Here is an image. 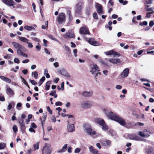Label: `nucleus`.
Listing matches in <instances>:
<instances>
[{
	"mask_svg": "<svg viewBox=\"0 0 154 154\" xmlns=\"http://www.w3.org/2000/svg\"><path fill=\"white\" fill-rule=\"evenodd\" d=\"M105 113L106 116L109 119L117 122L122 126H124L125 125L126 122L124 119L115 113L111 111H107L105 112Z\"/></svg>",
	"mask_w": 154,
	"mask_h": 154,
	"instance_id": "f257e3e1",
	"label": "nucleus"
},
{
	"mask_svg": "<svg viewBox=\"0 0 154 154\" xmlns=\"http://www.w3.org/2000/svg\"><path fill=\"white\" fill-rule=\"evenodd\" d=\"M14 47L17 49V53L20 56H22L26 58L28 57V55L24 53L26 51V49L21 45L16 42H13L12 43Z\"/></svg>",
	"mask_w": 154,
	"mask_h": 154,
	"instance_id": "f03ea898",
	"label": "nucleus"
},
{
	"mask_svg": "<svg viewBox=\"0 0 154 154\" xmlns=\"http://www.w3.org/2000/svg\"><path fill=\"white\" fill-rule=\"evenodd\" d=\"M94 122L100 125L102 127V129L104 131H107L108 127L106 125L104 120L100 118H97L94 119Z\"/></svg>",
	"mask_w": 154,
	"mask_h": 154,
	"instance_id": "7ed1b4c3",
	"label": "nucleus"
},
{
	"mask_svg": "<svg viewBox=\"0 0 154 154\" xmlns=\"http://www.w3.org/2000/svg\"><path fill=\"white\" fill-rule=\"evenodd\" d=\"M42 154H51L52 148L50 144L45 143L42 149Z\"/></svg>",
	"mask_w": 154,
	"mask_h": 154,
	"instance_id": "20e7f679",
	"label": "nucleus"
},
{
	"mask_svg": "<svg viewBox=\"0 0 154 154\" xmlns=\"http://www.w3.org/2000/svg\"><path fill=\"white\" fill-rule=\"evenodd\" d=\"M93 105V103L90 101H83L81 102L80 106L84 109H88Z\"/></svg>",
	"mask_w": 154,
	"mask_h": 154,
	"instance_id": "39448f33",
	"label": "nucleus"
},
{
	"mask_svg": "<svg viewBox=\"0 0 154 154\" xmlns=\"http://www.w3.org/2000/svg\"><path fill=\"white\" fill-rule=\"evenodd\" d=\"M138 134L141 137L147 138L150 136L151 133L149 130L145 129L142 131L139 132Z\"/></svg>",
	"mask_w": 154,
	"mask_h": 154,
	"instance_id": "423d86ee",
	"label": "nucleus"
},
{
	"mask_svg": "<svg viewBox=\"0 0 154 154\" xmlns=\"http://www.w3.org/2000/svg\"><path fill=\"white\" fill-rule=\"evenodd\" d=\"M66 16L65 13H61L57 17V20L59 24H62L65 20Z\"/></svg>",
	"mask_w": 154,
	"mask_h": 154,
	"instance_id": "0eeeda50",
	"label": "nucleus"
},
{
	"mask_svg": "<svg viewBox=\"0 0 154 154\" xmlns=\"http://www.w3.org/2000/svg\"><path fill=\"white\" fill-rule=\"evenodd\" d=\"M57 72L59 74L64 76H66L68 78H70V75L68 72L67 71L63 68L58 69Z\"/></svg>",
	"mask_w": 154,
	"mask_h": 154,
	"instance_id": "6e6552de",
	"label": "nucleus"
},
{
	"mask_svg": "<svg viewBox=\"0 0 154 154\" xmlns=\"http://www.w3.org/2000/svg\"><path fill=\"white\" fill-rule=\"evenodd\" d=\"M85 40L88 42L91 45L94 46H97L99 45L98 42L96 41L93 38H91L88 40L86 38H84Z\"/></svg>",
	"mask_w": 154,
	"mask_h": 154,
	"instance_id": "1a4fd4ad",
	"label": "nucleus"
},
{
	"mask_svg": "<svg viewBox=\"0 0 154 154\" xmlns=\"http://www.w3.org/2000/svg\"><path fill=\"white\" fill-rule=\"evenodd\" d=\"M67 130L69 132H72L74 131L75 130V127L74 125L70 123L69 120H67Z\"/></svg>",
	"mask_w": 154,
	"mask_h": 154,
	"instance_id": "9d476101",
	"label": "nucleus"
},
{
	"mask_svg": "<svg viewBox=\"0 0 154 154\" xmlns=\"http://www.w3.org/2000/svg\"><path fill=\"white\" fill-rule=\"evenodd\" d=\"M95 7L97 9L98 14H101L103 13V10L102 6L100 4L97 3L95 5Z\"/></svg>",
	"mask_w": 154,
	"mask_h": 154,
	"instance_id": "9b49d317",
	"label": "nucleus"
},
{
	"mask_svg": "<svg viewBox=\"0 0 154 154\" xmlns=\"http://www.w3.org/2000/svg\"><path fill=\"white\" fill-rule=\"evenodd\" d=\"M129 71V69L128 68L125 69L121 74V77L122 78L127 77L128 75Z\"/></svg>",
	"mask_w": 154,
	"mask_h": 154,
	"instance_id": "f8f14e48",
	"label": "nucleus"
},
{
	"mask_svg": "<svg viewBox=\"0 0 154 154\" xmlns=\"http://www.w3.org/2000/svg\"><path fill=\"white\" fill-rule=\"evenodd\" d=\"M80 32L81 34L83 35L90 34L88 28L85 27L80 28Z\"/></svg>",
	"mask_w": 154,
	"mask_h": 154,
	"instance_id": "ddd939ff",
	"label": "nucleus"
},
{
	"mask_svg": "<svg viewBox=\"0 0 154 154\" xmlns=\"http://www.w3.org/2000/svg\"><path fill=\"white\" fill-rule=\"evenodd\" d=\"M129 138L132 140L139 141L142 140V138L139 137L138 136L133 134H130L128 135Z\"/></svg>",
	"mask_w": 154,
	"mask_h": 154,
	"instance_id": "4468645a",
	"label": "nucleus"
},
{
	"mask_svg": "<svg viewBox=\"0 0 154 154\" xmlns=\"http://www.w3.org/2000/svg\"><path fill=\"white\" fill-rule=\"evenodd\" d=\"M105 54L107 55H113L114 56L119 57L120 54L117 52L112 50H110L105 52Z\"/></svg>",
	"mask_w": 154,
	"mask_h": 154,
	"instance_id": "2eb2a0df",
	"label": "nucleus"
},
{
	"mask_svg": "<svg viewBox=\"0 0 154 154\" xmlns=\"http://www.w3.org/2000/svg\"><path fill=\"white\" fill-rule=\"evenodd\" d=\"M5 4L10 6H13L14 5L15 2L13 0H2Z\"/></svg>",
	"mask_w": 154,
	"mask_h": 154,
	"instance_id": "dca6fc26",
	"label": "nucleus"
},
{
	"mask_svg": "<svg viewBox=\"0 0 154 154\" xmlns=\"http://www.w3.org/2000/svg\"><path fill=\"white\" fill-rule=\"evenodd\" d=\"M90 67L92 69V70L90 71V72H91L92 74L94 73V71L97 70L98 72L99 70L98 69V67L96 64H91L90 65Z\"/></svg>",
	"mask_w": 154,
	"mask_h": 154,
	"instance_id": "f3484780",
	"label": "nucleus"
},
{
	"mask_svg": "<svg viewBox=\"0 0 154 154\" xmlns=\"http://www.w3.org/2000/svg\"><path fill=\"white\" fill-rule=\"evenodd\" d=\"M6 93L10 96H13L14 94V92L9 87H7L6 89Z\"/></svg>",
	"mask_w": 154,
	"mask_h": 154,
	"instance_id": "a211bd4d",
	"label": "nucleus"
},
{
	"mask_svg": "<svg viewBox=\"0 0 154 154\" xmlns=\"http://www.w3.org/2000/svg\"><path fill=\"white\" fill-rule=\"evenodd\" d=\"M93 94V92L91 91H85L83 93L82 95L85 97H89L91 96Z\"/></svg>",
	"mask_w": 154,
	"mask_h": 154,
	"instance_id": "6ab92c4d",
	"label": "nucleus"
},
{
	"mask_svg": "<svg viewBox=\"0 0 154 154\" xmlns=\"http://www.w3.org/2000/svg\"><path fill=\"white\" fill-rule=\"evenodd\" d=\"M74 37V34L72 33L68 32H66L64 36L65 38H72Z\"/></svg>",
	"mask_w": 154,
	"mask_h": 154,
	"instance_id": "aec40b11",
	"label": "nucleus"
},
{
	"mask_svg": "<svg viewBox=\"0 0 154 154\" xmlns=\"http://www.w3.org/2000/svg\"><path fill=\"white\" fill-rule=\"evenodd\" d=\"M86 131L87 133L90 135H95L96 134V132L95 131H92L91 127L87 130Z\"/></svg>",
	"mask_w": 154,
	"mask_h": 154,
	"instance_id": "412c9836",
	"label": "nucleus"
},
{
	"mask_svg": "<svg viewBox=\"0 0 154 154\" xmlns=\"http://www.w3.org/2000/svg\"><path fill=\"white\" fill-rule=\"evenodd\" d=\"M110 62L112 63L113 64H116L118 63H120V60L119 59H112L110 58L109 59Z\"/></svg>",
	"mask_w": 154,
	"mask_h": 154,
	"instance_id": "4be33fe9",
	"label": "nucleus"
},
{
	"mask_svg": "<svg viewBox=\"0 0 154 154\" xmlns=\"http://www.w3.org/2000/svg\"><path fill=\"white\" fill-rule=\"evenodd\" d=\"M67 144H66L63 146L62 148L57 151L58 153H61L63 152L66 150V148L67 147Z\"/></svg>",
	"mask_w": 154,
	"mask_h": 154,
	"instance_id": "5701e85b",
	"label": "nucleus"
},
{
	"mask_svg": "<svg viewBox=\"0 0 154 154\" xmlns=\"http://www.w3.org/2000/svg\"><path fill=\"white\" fill-rule=\"evenodd\" d=\"M0 78L3 81L8 83H10L11 82V80L9 78L5 77L3 76H0Z\"/></svg>",
	"mask_w": 154,
	"mask_h": 154,
	"instance_id": "b1692460",
	"label": "nucleus"
},
{
	"mask_svg": "<svg viewBox=\"0 0 154 154\" xmlns=\"http://www.w3.org/2000/svg\"><path fill=\"white\" fill-rule=\"evenodd\" d=\"M19 39V40L21 42H22L25 43H27L28 42L29 40L27 38H25V37H18Z\"/></svg>",
	"mask_w": 154,
	"mask_h": 154,
	"instance_id": "393cba45",
	"label": "nucleus"
},
{
	"mask_svg": "<svg viewBox=\"0 0 154 154\" xmlns=\"http://www.w3.org/2000/svg\"><path fill=\"white\" fill-rule=\"evenodd\" d=\"M102 143L103 145L105 146H109L111 144V142L109 140H106L104 141Z\"/></svg>",
	"mask_w": 154,
	"mask_h": 154,
	"instance_id": "a878e982",
	"label": "nucleus"
},
{
	"mask_svg": "<svg viewBox=\"0 0 154 154\" xmlns=\"http://www.w3.org/2000/svg\"><path fill=\"white\" fill-rule=\"evenodd\" d=\"M76 11L77 13H79L81 10L82 8V7L81 6L78 5L76 6Z\"/></svg>",
	"mask_w": 154,
	"mask_h": 154,
	"instance_id": "bb28decb",
	"label": "nucleus"
},
{
	"mask_svg": "<svg viewBox=\"0 0 154 154\" xmlns=\"http://www.w3.org/2000/svg\"><path fill=\"white\" fill-rule=\"evenodd\" d=\"M147 154H154V151L152 148H149L146 149Z\"/></svg>",
	"mask_w": 154,
	"mask_h": 154,
	"instance_id": "cd10ccee",
	"label": "nucleus"
},
{
	"mask_svg": "<svg viewBox=\"0 0 154 154\" xmlns=\"http://www.w3.org/2000/svg\"><path fill=\"white\" fill-rule=\"evenodd\" d=\"M83 127L85 128V130L86 131L91 127L90 125L87 123H85L84 124Z\"/></svg>",
	"mask_w": 154,
	"mask_h": 154,
	"instance_id": "c85d7f7f",
	"label": "nucleus"
},
{
	"mask_svg": "<svg viewBox=\"0 0 154 154\" xmlns=\"http://www.w3.org/2000/svg\"><path fill=\"white\" fill-rule=\"evenodd\" d=\"M148 5H146L145 7V9L146 11H152V13H154V11L153 10H154V8H149Z\"/></svg>",
	"mask_w": 154,
	"mask_h": 154,
	"instance_id": "c756f323",
	"label": "nucleus"
},
{
	"mask_svg": "<svg viewBox=\"0 0 154 154\" xmlns=\"http://www.w3.org/2000/svg\"><path fill=\"white\" fill-rule=\"evenodd\" d=\"M51 82V81H48L46 83L45 86V89L46 90H48L49 89Z\"/></svg>",
	"mask_w": 154,
	"mask_h": 154,
	"instance_id": "7c9ffc66",
	"label": "nucleus"
},
{
	"mask_svg": "<svg viewBox=\"0 0 154 154\" xmlns=\"http://www.w3.org/2000/svg\"><path fill=\"white\" fill-rule=\"evenodd\" d=\"M44 74L45 75L46 78H49L50 77V75L48 73V70L47 69H45L44 72Z\"/></svg>",
	"mask_w": 154,
	"mask_h": 154,
	"instance_id": "2f4dec72",
	"label": "nucleus"
},
{
	"mask_svg": "<svg viewBox=\"0 0 154 154\" xmlns=\"http://www.w3.org/2000/svg\"><path fill=\"white\" fill-rule=\"evenodd\" d=\"M33 76L34 78L35 79H37L38 78V74L36 71L32 72V76Z\"/></svg>",
	"mask_w": 154,
	"mask_h": 154,
	"instance_id": "473e14b6",
	"label": "nucleus"
},
{
	"mask_svg": "<svg viewBox=\"0 0 154 154\" xmlns=\"http://www.w3.org/2000/svg\"><path fill=\"white\" fill-rule=\"evenodd\" d=\"M19 122L20 126L22 127H24L25 126L23 120V119H21L19 120Z\"/></svg>",
	"mask_w": 154,
	"mask_h": 154,
	"instance_id": "72a5a7b5",
	"label": "nucleus"
},
{
	"mask_svg": "<svg viewBox=\"0 0 154 154\" xmlns=\"http://www.w3.org/2000/svg\"><path fill=\"white\" fill-rule=\"evenodd\" d=\"M99 62L101 63L103 65L105 66H108V65L104 60L102 59H99Z\"/></svg>",
	"mask_w": 154,
	"mask_h": 154,
	"instance_id": "f704fd0d",
	"label": "nucleus"
},
{
	"mask_svg": "<svg viewBox=\"0 0 154 154\" xmlns=\"http://www.w3.org/2000/svg\"><path fill=\"white\" fill-rule=\"evenodd\" d=\"M31 38L33 41L35 42L38 43L40 42L39 39L37 37H32Z\"/></svg>",
	"mask_w": 154,
	"mask_h": 154,
	"instance_id": "c9c22d12",
	"label": "nucleus"
},
{
	"mask_svg": "<svg viewBox=\"0 0 154 154\" xmlns=\"http://www.w3.org/2000/svg\"><path fill=\"white\" fill-rule=\"evenodd\" d=\"M39 143V142H38L36 144L34 145L33 147L35 150L38 149Z\"/></svg>",
	"mask_w": 154,
	"mask_h": 154,
	"instance_id": "e433bc0d",
	"label": "nucleus"
},
{
	"mask_svg": "<svg viewBox=\"0 0 154 154\" xmlns=\"http://www.w3.org/2000/svg\"><path fill=\"white\" fill-rule=\"evenodd\" d=\"M24 28L28 31H31L32 29H34V28L28 26H24Z\"/></svg>",
	"mask_w": 154,
	"mask_h": 154,
	"instance_id": "4c0bfd02",
	"label": "nucleus"
},
{
	"mask_svg": "<svg viewBox=\"0 0 154 154\" xmlns=\"http://www.w3.org/2000/svg\"><path fill=\"white\" fill-rule=\"evenodd\" d=\"M48 26V22L46 21L45 23V25H42V28L43 29H47Z\"/></svg>",
	"mask_w": 154,
	"mask_h": 154,
	"instance_id": "58836bf2",
	"label": "nucleus"
},
{
	"mask_svg": "<svg viewBox=\"0 0 154 154\" xmlns=\"http://www.w3.org/2000/svg\"><path fill=\"white\" fill-rule=\"evenodd\" d=\"M67 14L69 16V20H72V17L71 14V12L70 11H68L67 12Z\"/></svg>",
	"mask_w": 154,
	"mask_h": 154,
	"instance_id": "ea45409f",
	"label": "nucleus"
},
{
	"mask_svg": "<svg viewBox=\"0 0 154 154\" xmlns=\"http://www.w3.org/2000/svg\"><path fill=\"white\" fill-rule=\"evenodd\" d=\"M35 48L37 51H39L41 49V45L39 44H38L36 46Z\"/></svg>",
	"mask_w": 154,
	"mask_h": 154,
	"instance_id": "a19ab883",
	"label": "nucleus"
},
{
	"mask_svg": "<svg viewBox=\"0 0 154 154\" xmlns=\"http://www.w3.org/2000/svg\"><path fill=\"white\" fill-rule=\"evenodd\" d=\"M5 98L4 96L2 94H0V100L2 101H5Z\"/></svg>",
	"mask_w": 154,
	"mask_h": 154,
	"instance_id": "79ce46f5",
	"label": "nucleus"
},
{
	"mask_svg": "<svg viewBox=\"0 0 154 154\" xmlns=\"http://www.w3.org/2000/svg\"><path fill=\"white\" fill-rule=\"evenodd\" d=\"M29 81L32 85H35L37 84V82L34 80H29Z\"/></svg>",
	"mask_w": 154,
	"mask_h": 154,
	"instance_id": "37998d69",
	"label": "nucleus"
},
{
	"mask_svg": "<svg viewBox=\"0 0 154 154\" xmlns=\"http://www.w3.org/2000/svg\"><path fill=\"white\" fill-rule=\"evenodd\" d=\"M27 43L28 44L27 47L28 48H31L33 47V45L32 43L30 42H28Z\"/></svg>",
	"mask_w": 154,
	"mask_h": 154,
	"instance_id": "c03bdc74",
	"label": "nucleus"
},
{
	"mask_svg": "<svg viewBox=\"0 0 154 154\" xmlns=\"http://www.w3.org/2000/svg\"><path fill=\"white\" fill-rule=\"evenodd\" d=\"M5 147V144L4 143H0V149L4 148Z\"/></svg>",
	"mask_w": 154,
	"mask_h": 154,
	"instance_id": "a18cd8bd",
	"label": "nucleus"
},
{
	"mask_svg": "<svg viewBox=\"0 0 154 154\" xmlns=\"http://www.w3.org/2000/svg\"><path fill=\"white\" fill-rule=\"evenodd\" d=\"M13 130L14 132H16L17 131V127L16 125L14 126L13 127Z\"/></svg>",
	"mask_w": 154,
	"mask_h": 154,
	"instance_id": "49530a36",
	"label": "nucleus"
},
{
	"mask_svg": "<svg viewBox=\"0 0 154 154\" xmlns=\"http://www.w3.org/2000/svg\"><path fill=\"white\" fill-rule=\"evenodd\" d=\"M81 150L80 148H77L75 150V153H79Z\"/></svg>",
	"mask_w": 154,
	"mask_h": 154,
	"instance_id": "de8ad7c7",
	"label": "nucleus"
},
{
	"mask_svg": "<svg viewBox=\"0 0 154 154\" xmlns=\"http://www.w3.org/2000/svg\"><path fill=\"white\" fill-rule=\"evenodd\" d=\"M31 127V128H34V129H35L37 128L36 125L34 122L32 123Z\"/></svg>",
	"mask_w": 154,
	"mask_h": 154,
	"instance_id": "09e8293b",
	"label": "nucleus"
},
{
	"mask_svg": "<svg viewBox=\"0 0 154 154\" xmlns=\"http://www.w3.org/2000/svg\"><path fill=\"white\" fill-rule=\"evenodd\" d=\"M93 17L95 19H98V17L97 16V13H96L95 12L93 14Z\"/></svg>",
	"mask_w": 154,
	"mask_h": 154,
	"instance_id": "8fccbe9b",
	"label": "nucleus"
},
{
	"mask_svg": "<svg viewBox=\"0 0 154 154\" xmlns=\"http://www.w3.org/2000/svg\"><path fill=\"white\" fill-rule=\"evenodd\" d=\"M48 111L49 112L50 114H52V111L50 109V108L49 106H48L47 107Z\"/></svg>",
	"mask_w": 154,
	"mask_h": 154,
	"instance_id": "3c124183",
	"label": "nucleus"
},
{
	"mask_svg": "<svg viewBox=\"0 0 154 154\" xmlns=\"http://www.w3.org/2000/svg\"><path fill=\"white\" fill-rule=\"evenodd\" d=\"M14 61L15 63H19V59L17 58H15L14 59Z\"/></svg>",
	"mask_w": 154,
	"mask_h": 154,
	"instance_id": "603ef678",
	"label": "nucleus"
},
{
	"mask_svg": "<svg viewBox=\"0 0 154 154\" xmlns=\"http://www.w3.org/2000/svg\"><path fill=\"white\" fill-rule=\"evenodd\" d=\"M32 117V116L31 114H29L28 115V120H26L27 123H28V122L30 121V119H31Z\"/></svg>",
	"mask_w": 154,
	"mask_h": 154,
	"instance_id": "864d4df0",
	"label": "nucleus"
},
{
	"mask_svg": "<svg viewBox=\"0 0 154 154\" xmlns=\"http://www.w3.org/2000/svg\"><path fill=\"white\" fill-rule=\"evenodd\" d=\"M62 105V103L59 101L55 103V105L56 106H61Z\"/></svg>",
	"mask_w": 154,
	"mask_h": 154,
	"instance_id": "5fc2aeb1",
	"label": "nucleus"
},
{
	"mask_svg": "<svg viewBox=\"0 0 154 154\" xmlns=\"http://www.w3.org/2000/svg\"><path fill=\"white\" fill-rule=\"evenodd\" d=\"M43 42H44V46L45 47H47V40H46L45 39H43Z\"/></svg>",
	"mask_w": 154,
	"mask_h": 154,
	"instance_id": "6e6d98bb",
	"label": "nucleus"
},
{
	"mask_svg": "<svg viewBox=\"0 0 154 154\" xmlns=\"http://www.w3.org/2000/svg\"><path fill=\"white\" fill-rule=\"evenodd\" d=\"M116 88L118 90L121 89L122 88V86L120 85H117L116 86Z\"/></svg>",
	"mask_w": 154,
	"mask_h": 154,
	"instance_id": "4d7b16f0",
	"label": "nucleus"
},
{
	"mask_svg": "<svg viewBox=\"0 0 154 154\" xmlns=\"http://www.w3.org/2000/svg\"><path fill=\"white\" fill-rule=\"evenodd\" d=\"M152 0H146V3L147 4H151Z\"/></svg>",
	"mask_w": 154,
	"mask_h": 154,
	"instance_id": "13d9d810",
	"label": "nucleus"
},
{
	"mask_svg": "<svg viewBox=\"0 0 154 154\" xmlns=\"http://www.w3.org/2000/svg\"><path fill=\"white\" fill-rule=\"evenodd\" d=\"M64 47H65V49L66 51H68V52H70V49L68 46H67L66 45H65Z\"/></svg>",
	"mask_w": 154,
	"mask_h": 154,
	"instance_id": "bf43d9fd",
	"label": "nucleus"
},
{
	"mask_svg": "<svg viewBox=\"0 0 154 154\" xmlns=\"http://www.w3.org/2000/svg\"><path fill=\"white\" fill-rule=\"evenodd\" d=\"M154 25V22L152 21H151L149 23V26L150 27Z\"/></svg>",
	"mask_w": 154,
	"mask_h": 154,
	"instance_id": "052dcab7",
	"label": "nucleus"
},
{
	"mask_svg": "<svg viewBox=\"0 0 154 154\" xmlns=\"http://www.w3.org/2000/svg\"><path fill=\"white\" fill-rule=\"evenodd\" d=\"M56 93L55 91H51V92L50 93V95L53 96H54V94H55Z\"/></svg>",
	"mask_w": 154,
	"mask_h": 154,
	"instance_id": "680f3d73",
	"label": "nucleus"
},
{
	"mask_svg": "<svg viewBox=\"0 0 154 154\" xmlns=\"http://www.w3.org/2000/svg\"><path fill=\"white\" fill-rule=\"evenodd\" d=\"M29 131L31 132H33L34 133H35V130L33 128L31 127L29 128Z\"/></svg>",
	"mask_w": 154,
	"mask_h": 154,
	"instance_id": "e2e57ef3",
	"label": "nucleus"
},
{
	"mask_svg": "<svg viewBox=\"0 0 154 154\" xmlns=\"http://www.w3.org/2000/svg\"><path fill=\"white\" fill-rule=\"evenodd\" d=\"M12 106L11 104L10 103H9L8 104V107H7L8 110H10L12 108Z\"/></svg>",
	"mask_w": 154,
	"mask_h": 154,
	"instance_id": "0e129e2a",
	"label": "nucleus"
},
{
	"mask_svg": "<svg viewBox=\"0 0 154 154\" xmlns=\"http://www.w3.org/2000/svg\"><path fill=\"white\" fill-rule=\"evenodd\" d=\"M53 64L55 67H57L59 66V63L58 62H56L54 63Z\"/></svg>",
	"mask_w": 154,
	"mask_h": 154,
	"instance_id": "69168bd1",
	"label": "nucleus"
},
{
	"mask_svg": "<svg viewBox=\"0 0 154 154\" xmlns=\"http://www.w3.org/2000/svg\"><path fill=\"white\" fill-rule=\"evenodd\" d=\"M118 15L115 14H113L112 16V18L113 19H116L118 17Z\"/></svg>",
	"mask_w": 154,
	"mask_h": 154,
	"instance_id": "338daca9",
	"label": "nucleus"
},
{
	"mask_svg": "<svg viewBox=\"0 0 154 154\" xmlns=\"http://www.w3.org/2000/svg\"><path fill=\"white\" fill-rule=\"evenodd\" d=\"M29 61V60L28 59H26L22 61V63H28Z\"/></svg>",
	"mask_w": 154,
	"mask_h": 154,
	"instance_id": "774afa93",
	"label": "nucleus"
}]
</instances>
